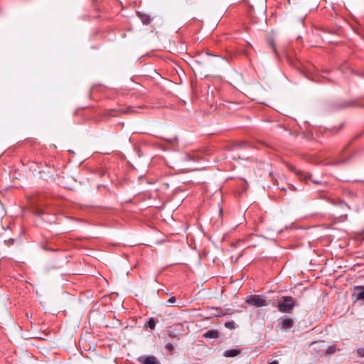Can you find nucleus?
Here are the masks:
<instances>
[{"mask_svg": "<svg viewBox=\"0 0 364 364\" xmlns=\"http://www.w3.org/2000/svg\"><path fill=\"white\" fill-rule=\"evenodd\" d=\"M282 190H283L284 191H286V189L284 188H282Z\"/></svg>", "mask_w": 364, "mask_h": 364, "instance_id": "nucleus-29", "label": "nucleus"}, {"mask_svg": "<svg viewBox=\"0 0 364 364\" xmlns=\"http://www.w3.org/2000/svg\"><path fill=\"white\" fill-rule=\"evenodd\" d=\"M247 304L256 307H262L268 305V303L259 295H253L247 300Z\"/></svg>", "mask_w": 364, "mask_h": 364, "instance_id": "nucleus-3", "label": "nucleus"}, {"mask_svg": "<svg viewBox=\"0 0 364 364\" xmlns=\"http://www.w3.org/2000/svg\"><path fill=\"white\" fill-rule=\"evenodd\" d=\"M353 296L355 298V301H364V286L355 287Z\"/></svg>", "mask_w": 364, "mask_h": 364, "instance_id": "nucleus-5", "label": "nucleus"}, {"mask_svg": "<svg viewBox=\"0 0 364 364\" xmlns=\"http://www.w3.org/2000/svg\"><path fill=\"white\" fill-rule=\"evenodd\" d=\"M38 173L40 175V178H42L43 179L46 181H48L51 178H53V175L50 173L49 171H46L43 170H40L38 171Z\"/></svg>", "mask_w": 364, "mask_h": 364, "instance_id": "nucleus-10", "label": "nucleus"}, {"mask_svg": "<svg viewBox=\"0 0 364 364\" xmlns=\"http://www.w3.org/2000/svg\"><path fill=\"white\" fill-rule=\"evenodd\" d=\"M348 104H345L343 106H342V107H348Z\"/></svg>", "mask_w": 364, "mask_h": 364, "instance_id": "nucleus-25", "label": "nucleus"}, {"mask_svg": "<svg viewBox=\"0 0 364 364\" xmlns=\"http://www.w3.org/2000/svg\"><path fill=\"white\" fill-rule=\"evenodd\" d=\"M42 166V164L41 163H36V162H34V161H32L31 162V164H30V168L33 171H37V168H40Z\"/></svg>", "mask_w": 364, "mask_h": 364, "instance_id": "nucleus-13", "label": "nucleus"}, {"mask_svg": "<svg viewBox=\"0 0 364 364\" xmlns=\"http://www.w3.org/2000/svg\"><path fill=\"white\" fill-rule=\"evenodd\" d=\"M139 361L142 363V364H160L156 357L153 355L150 356H141L139 358Z\"/></svg>", "mask_w": 364, "mask_h": 364, "instance_id": "nucleus-7", "label": "nucleus"}, {"mask_svg": "<svg viewBox=\"0 0 364 364\" xmlns=\"http://www.w3.org/2000/svg\"><path fill=\"white\" fill-rule=\"evenodd\" d=\"M15 240L14 239H9V240H6L5 241V243L8 245V246H10L11 245H13L14 242Z\"/></svg>", "mask_w": 364, "mask_h": 364, "instance_id": "nucleus-20", "label": "nucleus"}, {"mask_svg": "<svg viewBox=\"0 0 364 364\" xmlns=\"http://www.w3.org/2000/svg\"><path fill=\"white\" fill-rule=\"evenodd\" d=\"M145 326L151 330L154 329L155 326H156V323H155L154 319L153 318H150L149 319V321L146 323Z\"/></svg>", "mask_w": 364, "mask_h": 364, "instance_id": "nucleus-12", "label": "nucleus"}, {"mask_svg": "<svg viewBox=\"0 0 364 364\" xmlns=\"http://www.w3.org/2000/svg\"><path fill=\"white\" fill-rule=\"evenodd\" d=\"M289 168L292 172L294 173V174L301 181L307 183L308 180H311V181L315 184H321L322 183L321 181H318V180L312 178V176L309 173L299 170V169L296 168L294 166H291Z\"/></svg>", "mask_w": 364, "mask_h": 364, "instance_id": "nucleus-2", "label": "nucleus"}, {"mask_svg": "<svg viewBox=\"0 0 364 364\" xmlns=\"http://www.w3.org/2000/svg\"><path fill=\"white\" fill-rule=\"evenodd\" d=\"M269 43H270V46H271V48H272V50H273L274 53H276V45H275V43H274L273 41H271L269 42Z\"/></svg>", "mask_w": 364, "mask_h": 364, "instance_id": "nucleus-18", "label": "nucleus"}, {"mask_svg": "<svg viewBox=\"0 0 364 364\" xmlns=\"http://www.w3.org/2000/svg\"><path fill=\"white\" fill-rule=\"evenodd\" d=\"M247 145V142L246 141H240L239 143H237L236 144V146H237L238 147H242L244 146Z\"/></svg>", "mask_w": 364, "mask_h": 364, "instance_id": "nucleus-21", "label": "nucleus"}, {"mask_svg": "<svg viewBox=\"0 0 364 364\" xmlns=\"http://www.w3.org/2000/svg\"><path fill=\"white\" fill-rule=\"evenodd\" d=\"M176 297L174 296H171V298H169L168 300H167V302L168 304H174L176 302Z\"/></svg>", "mask_w": 364, "mask_h": 364, "instance_id": "nucleus-19", "label": "nucleus"}, {"mask_svg": "<svg viewBox=\"0 0 364 364\" xmlns=\"http://www.w3.org/2000/svg\"><path fill=\"white\" fill-rule=\"evenodd\" d=\"M346 161H347V159L337 160V161H334L331 162V164H332V165H338V164H343V163H345Z\"/></svg>", "mask_w": 364, "mask_h": 364, "instance_id": "nucleus-15", "label": "nucleus"}, {"mask_svg": "<svg viewBox=\"0 0 364 364\" xmlns=\"http://www.w3.org/2000/svg\"><path fill=\"white\" fill-rule=\"evenodd\" d=\"M294 326V321L291 318H285L280 321L278 323V326L282 330H287L292 328Z\"/></svg>", "mask_w": 364, "mask_h": 364, "instance_id": "nucleus-6", "label": "nucleus"}, {"mask_svg": "<svg viewBox=\"0 0 364 364\" xmlns=\"http://www.w3.org/2000/svg\"><path fill=\"white\" fill-rule=\"evenodd\" d=\"M335 352L333 347H328V350L326 351L327 353H333Z\"/></svg>", "mask_w": 364, "mask_h": 364, "instance_id": "nucleus-22", "label": "nucleus"}, {"mask_svg": "<svg viewBox=\"0 0 364 364\" xmlns=\"http://www.w3.org/2000/svg\"><path fill=\"white\" fill-rule=\"evenodd\" d=\"M282 190H283L284 191H286V189L284 188H282Z\"/></svg>", "mask_w": 364, "mask_h": 364, "instance_id": "nucleus-30", "label": "nucleus"}, {"mask_svg": "<svg viewBox=\"0 0 364 364\" xmlns=\"http://www.w3.org/2000/svg\"><path fill=\"white\" fill-rule=\"evenodd\" d=\"M340 205L342 206V207L345 206V207L349 208V207L347 205V203H346L344 201H340Z\"/></svg>", "mask_w": 364, "mask_h": 364, "instance_id": "nucleus-23", "label": "nucleus"}, {"mask_svg": "<svg viewBox=\"0 0 364 364\" xmlns=\"http://www.w3.org/2000/svg\"><path fill=\"white\" fill-rule=\"evenodd\" d=\"M294 306V300L290 296H283L278 300L277 308L282 313H290Z\"/></svg>", "mask_w": 364, "mask_h": 364, "instance_id": "nucleus-1", "label": "nucleus"}, {"mask_svg": "<svg viewBox=\"0 0 364 364\" xmlns=\"http://www.w3.org/2000/svg\"><path fill=\"white\" fill-rule=\"evenodd\" d=\"M240 353V350L237 349H230L225 350L224 353V356L225 357H235Z\"/></svg>", "mask_w": 364, "mask_h": 364, "instance_id": "nucleus-11", "label": "nucleus"}, {"mask_svg": "<svg viewBox=\"0 0 364 364\" xmlns=\"http://www.w3.org/2000/svg\"><path fill=\"white\" fill-rule=\"evenodd\" d=\"M360 234H361V235H363V234H364V230H362V232H361V233H360Z\"/></svg>", "mask_w": 364, "mask_h": 364, "instance_id": "nucleus-27", "label": "nucleus"}, {"mask_svg": "<svg viewBox=\"0 0 364 364\" xmlns=\"http://www.w3.org/2000/svg\"><path fill=\"white\" fill-rule=\"evenodd\" d=\"M282 190H283L284 191H286V189L284 188H282Z\"/></svg>", "mask_w": 364, "mask_h": 364, "instance_id": "nucleus-28", "label": "nucleus"}, {"mask_svg": "<svg viewBox=\"0 0 364 364\" xmlns=\"http://www.w3.org/2000/svg\"><path fill=\"white\" fill-rule=\"evenodd\" d=\"M165 348L170 352H172L173 350V346L171 343H168L165 346Z\"/></svg>", "mask_w": 364, "mask_h": 364, "instance_id": "nucleus-16", "label": "nucleus"}, {"mask_svg": "<svg viewBox=\"0 0 364 364\" xmlns=\"http://www.w3.org/2000/svg\"><path fill=\"white\" fill-rule=\"evenodd\" d=\"M357 353L360 357H364V348H358Z\"/></svg>", "mask_w": 364, "mask_h": 364, "instance_id": "nucleus-17", "label": "nucleus"}, {"mask_svg": "<svg viewBox=\"0 0 364 364\" xmlns=\"http://www.w3.org/2000/svg\"><path fill=\"white\" fill-rule=\"evenodd\" d=\"M268 364H278V362L277 361H272Z\"/></svg>", "mask_w": 364, "mask_h": 364, "instance_id": "nucleus-24", "label": "nucleus"}, {"mask_svg": "<svg viewBox=\"0 0 364 364\" xmlns=\"http://www.w3.org/2000/svg\"><path fill=\"white\" fill-rule=\"evenodd\" d=\"M219 332L218 330H210L203 334V337L205 338H218L219 337Z\"/></svg>", "mask_w": 364, "mask_h": 364, "instance_id": "nucleus-9", "label": "nucleus"}, {"mask_svg": "<svg viewBox=\"0 0 364 364\" xmlns=\"http://www.w3.org/2000/svg\"><path fill=\"white\" fill-rule=\"evenodd\" d=\"M225 326L228 329H235L236 328V324L233 321H228L225 323Z\"/></svg>", "mask_w": 364, "mask_h": 364, "instance_id": "nucleus-14", "label": "nucleus"}, {"mask_svg": "<svg viewBox=\"0 0 364 364\" xmlns=\"http://www.w3.org/2000/svg\"><path fill=\"white\" fill-rule=\"evenodd\" d=\"M137 16L138 17L140 18V20L141 21V22L144 24V25H148L149 24L151 21L153 20V18H151L149 15L148 14H143L140 11H137Z\"/></svg>", "mask_w": 364, "mask_h": 364, "instance_id": "nucleus-8", "label": "nucleus"}, {"mask_svg": "<svg viewBox=\"0 0 364 364\" xmlns=\"http://www.w3.org/2000/svg\"><path fill=\"white\" fill-rule=\"evenodd\" d=\"M181 327H182V324H181V323H176V324L173 325L168 331V336L171 338H175L176 340H179L180 338H179L178 333H179V331L181 328Z\"/></svg>", "mask_w": 364, "mask_h": 364, "instance_id": "nucleus-4", "label": "nucleus"}, {"mask_svg": "<svg viewBox=\"0 0 364 364\" xmlns=\"http://www.w3.org/2000/svg\"><path fill=\"white\" fill-rule=\"evenodd\" d=\"M186 157L191 159V156L189 155H186Z\"/></svg>", "mask_w": 364, "mask_h": 364, "instance_id": "nucleus-26", "label": "nucleus"}]
</instances>
